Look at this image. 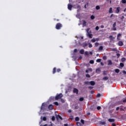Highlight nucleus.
I'll use <instances>...</instances> for the list:
<instances>
[{"label": "nucleus", "mask_w": 126, "mask_h": 126, "mask_svg": "<svg viewBox=\"0 0 126 126\" xmlns=\"http://www.w3.org/2000/svg\"><path fill=\"white\" fill-rule=\"evenodd\" d=\"M63 94H62V93H61L59 94H57L55 96V100L57 101L60 99H61L62 98H63Z\"/></svg>", "instance_id": "1"}, {"label": "nucleus", "mask_w": 126, "mask_h": 126, "mask_svg": "<svg viewBox=\"0 0 126 126\" xmlns=\"http://www.w3.org/2000/svg\"><path fill=\"white\" fill-rule=\"evenodd\" d=\"M63 27V25L60 23H58L56 24V29L57 30H60Z\"/></svg>", "instance_id": "2"}, {"label": "nucleus", "mask_w": 126, "mask_h": 126, "mask_svg": "<svg viewBox=\"0 0 126 126\" xmlns=\"http://www.w3.org/2000/svg\"><path fill=\"white\" fill-rule=\"evenodd\" d=\"M89 29H87V36H88V37H89V38H90L91 39H92L93 37V34L90 33V32H89Z\"/></svg>", "instance_id": "3"}, {"label": "nucleus", "mask_w": 126, "mask_h": 126, "mask_svg": "<svg viewBox=\"0 0 126 126\" xmlns=\"http://www.w3.org/2000/svg\"><path fill=\"white\" fill-rule=\"evenodd\" d=\"M117 25V22H114L113 25V30L114 31H117V28H116V26Z\"/></svg>", "instance_id": "4"}, {"label": "nucleus", "mask_w": 126, "mask_h": 126, "mask_svg": "<svg viewBox=\"0 0 126 126\" xmlns=\"http://www.w3.org/2000/svg\"><path fill=\"white\" fill-rule=\"evenodd\" d=\"M67 8L69 10H71L72 8V5L71 4H68Z\"/></svg>", "instance_id": "5"}, {"label": "nucleus", "mask_w": 126, "mask_h": 126, "mask_svg": "<svg viewBox=\"0 0 126 126\" xmlns=\"http://www.w3.org/2000/svg\"><path fill=\"white\" fill-rule=\"evenodd\" d=\"M91 110H92V111H95L96 110V106L94 105H93L91 106Z\"/></svg>", "instance_id": "6"}, {"label": "nucleus", "mask_w": 126, "mask_h": 126, "mask_svg": "<svg viewBox=\"0 0 126 126\" xmlns=\"http://www.w3.org/2000/svg\"><path fill=\"white\" fill-rule=\"evenodd\" d=\"M53 108H54V106H53L52 104H50L48 106L49 110H50V111H52V110H53Z\"/></svg>", "instance_id": "7"}, {"label": "nucleus", "mask_w": 126, "mask_h": 126, "mask_svg": "<svg viewBox=\"0 0 126 126\" xmlns=\"http://www.w3.org/2000/svg\"><path fill=\"white\" fill-rule=\"evenodd\" d=\"M118 46H120V47L124 46V42H123V41H119Z\"/></svg>", "instance_id": "8"}, {"label": "nucleus", "mask_w": 126, "mask_h": 126, "mask_svg": "<svg viewBox=\"0 0 126 126\" xmlns=\"http://www.w3.org/2000/svg\"><path fill=\"white\" fill-rule=\"evenodd\" d=\"M95 72H96V73H98V74H100V72H101V69H100V68H97V69H96Z\"/></svg>", "instance_id": "9"}, {"label": "nucleus", "mask_w": 126, "mask_h": 126, "mask_svg": "<svg viewBox=\"0 0 126 126\" xmlns=\"http://www.w3.org/2000/svg\"><path fill=\"white\" fill-rule=\"evenodd\" d=\"M73 93L78 94V90L76 88H74L73 89Z\"/></svg>", "instance_id": "10"}, {"label": "nucleus", "mask_w": 126, "mask_h": 126, "mask_svg": "<svg viewBox=\"0 0 126 126\" xmlns=\"http://www.w3.org/2000/svg\"><path fill=\"white\" fill-rule=\"evenodd\" d=\"M90 84L92 86H94L95 85V82L94 81H91L90 82Z\"/></svg>", "instance_id": "11"}, {"label": "nucleus", "mask_w": 126, "mask_h": 126, "mask_svg": "<svg viewBox=\"0 0 126 126\" xmlns=\"http://www.w3.org/2000/svg\"><path fill=\"white\" fill-rule=\"evenodd\" d=\"M108 65H112L113 64V63L112 62V61L109 60H108Z\"/></svg>", "instance_id": "12"}, {"label": "nucleus", "mask_w": 126, "mask_h": 126, "mask_svg": "<svg viewBox=\"0 0 126 126\" xmlns=\"http://www.w3.org/2000/svg\"><path fill=\"white\" fill-rule=\"evenodd\" d=\"M108 122H109L110 123H114V122H115V119H109L108 120Z\"/></svg>", "instance_id": "13"}, {"label": "nucleus", "mask_w": 126, "mask_h": 126, "mask_svg": "<svg viewBox=\"0 0 126 126\" xmlns=\"http://www.w3.org/2000/svg\"><path fill=\"white\" fill-rule=\"evenodd\" d=\"M56 71H57V68L54 67L53 69V72H52L53 74H55V73H56Z\"/></svg>", "instance_id": "14"}, {"label": "nucleus", "mask_w": 126, "mask_h": 126, "mask_svg": "<svg viewBox=\"0 0 126 126\" xmlns=\"http://www.w3.org/2000/svg\"><path fill=\"white\" fill-rule=\"evenodd\" d=\"M121 36H122V33H119L117 35V40H120V37H121Z\"/></svg>", "instance_id": "15"}, {"label": "nucleus", "mask_w": 126, "mask_h": 126, "mask_svg": "<svg viewBox=\"0 0 126 126\" xmlns=\"http://www.w3.org/2000/svg\"><path fill=\"white\" fill-rule=\"evenodd\" d=\"M88 46V44L86 43H83V47L84 48H85V47H87Z\"/></svg>", "instance_id": "16"}, {"label": "nucleus", "mask_w": 126, "mask_h": 126, "mask_svg": "<svg viewBox=\"0 0 126 126\" xmlns=\"http://www.w3.org/2000/svg\"><path fill=\"white\" fill-rule=\"evenodd\" d=\"M80 54H81V55H83V54H84V50L81 49L80 51Z\"/></svg>", "instance_id": "17"}, {"label": "nucleus", "mask_w": 126, "mask_h": 126, "mask_svg": "<svg viewBox=\"0 0 126 126\" xmlns=\"http://www.w3.org/2000/svg\"><path fill=\"white\" fill-rule=\"evenodd\" d=\"M116 106V105L115 104H111L109 108L110 109H112V108H114V107Z\"/></svg>", "instance_id": "18"}, {"label": "nucleus", "mask_w": 126, "mask_h": 126, "mask_svg": "<svg viewBox=\"0 0 126 126\" xmlns=\"http://www.w3.org/2000/svg\"><path fill=\"white\" fill-rule=\"evenodd\" d=\"M83 26H84V27H85V26H86V23H87V22H86V21H85V20H83Z\"/></svg>", "instance_id": "19"}, {"label": "nucleus", "mask_w": 126, "mask_h": 126, "mask_svg": "<svg viewBox=\"0 0 126 126\" xmlns=\"http://www.w3.org/2000/svg\"><path fill=\"white\" fill-rule=\"evenodd\" d=\"M103 80H108L109 79V77L107 76L104 77L102 78Z\"/></svg>", "instance_id": "20"}, {"label": "nucleus", "mask_w": 126, "mask_h": 126, "mask_svg": "<svg viewBox=\"0 0 126 126\" xmlns=\"http://www.w3.org/2000/svg\"><path fill=\"white\" fill-rule=\"evenodd\" d=\"M45 105L44 103H42V106L41 107V110H44L45 109Z\"/></svg>", "instance_id": "21"}, {"label": "nucleus", "mask_w": 126, "mask_h": 126, "mask_svg": "<svg viewBox=\"0 0 126 126\" xmlns=\"http://www.w3.org/2000/svg\"><path fill=\"white\" fill-rule=\"evenodd\" d=\"M109 13H113V9L112 7H110L109 8Z\"/></svg>", "instance_id": "22"}, {"label": "nucleus", "mask_w": 126, "mask_h": 126, "mask_svg": "<svg viewBox=\"0 0 126 126\" xmlns=\"http://www.w3.org/2000/svg\"><path fill=\"white\" fill-rule=\"evenodd\" d=\"M120 12V7H118L116 9V13H119Z\"/></svg>", "instance_id": "23"}, {"label": "nucleus", "mask_w": 126, "mask_h": 126, "mask_svg": "<svg viewBox=\"0 0 126 126\" xmlns=\"http://www.w3.org/2000/svg\"><path fill=\"white\" fill-rule=\"evenodd\" d=\"M109 38L110 40H114L115 39V37H113V35L109 36Z\"/></svg>", "instance_id": "24"}, {"label": "nucleus", "mask_w": 126, "mask_h": 126, "mask_svg": "<svg viewBox=\"0 0 126 126\" xmlns=\"http://www.w3.org/2000/svg\"><path fill=\"white\" fill-rule=\"evenodd\" d=\"M100 125H106V122H100Z\"/></svg>", "instance_id": "25"}, {"label": "nucleus", "mask_w": 126, "mask_h": 126, "mask_svg": "<svg viewBox=\"0 0 126 126\" xmlns=\"http://www.w3.org/2000/svg\"><path fill=\"white\" fill-rule=\"evenodd\" d=\"M57 118H59V119H60V120H62V121H63V117L62 116H61V115H58L57 116Z\"/></svg>", "instance_id": "26"}, {"label": "nucleus", "mask_w": 126, "mask_h": 126, "mask_svg": "<svg viewBox=\"0 0 126 126\" xmlns=\"http://www.w3.org/2000/svg\"><path fill=\"white\" fill-rule=\"evenodd\" d=\"M99 51H103V46H101L98 48Z\"/></svg>", "instance_id": "27"}, {"label": "nucleus", "mask_w": 126, "mask_h": 126, "mask_svg": "<svg viewBox=\"0 0 126 126\" xmlns=\"http://www.w3.org/2000/svg\"><path fill=\"white\" fill-rule=\"evenodd\" d=\"M101 59H98L96 60V63H101Z\"/></svg>", "instance_id": "28"}, {"label": "nucleus", "mask_w": 126, "mask_h": 126, "mask_svg": "<svg viewBox=\"0 0 126 126\" xmlns=\"http://www.w3.org/2000/svg\"><path fill=\"white\" fill-rule=\"evenodd\" d=\"M121 61H122V63H124V62H126V58H122V59H121Z\"/></svg>", "instance_id": "29"}, {"label": "nucleus", "mask_w": 126, "mask_h": 126, "mask_svg": "<svg viewBox=\"0 0 126 126\" xmlns=\"http://www.w3.org/2000/svg\"><path fill=\"white\" fill-rule=\"evenodd\" d=\"M90 63H91V64H93V63H94V60H90Z\"/></svg>", "instance_id": "30"}, {"label": "nucleus", "mask_w": 126, "mask_h": 126, "mask_svg": "<svg viewBox=\"0 0 126 126\" xmlns=\"http://www.w3.org/2000/svg\"><path fill=\"white\" fill-rule=\"evenodd\" d=\"M91 19L92 20H93V19H95V16H94V15H92V16H91Z\"/></svg>", "instance_id": "31"}, {"label": "nucleus", "mask_w": 126, "mask_h": 126, "mask_svg": "<svg viewBox=\"0 0 126 126\" xmlns=\"http://www.w3.org/2000/svg\"><path fill=\"white\" fill-rule=\"evenodd\" d=\"M76 122H78V121H79V117H76L75 119Z\"/></svg>", "instance_id": "32"}, {"label": "nucleus", "mask_w": 126, "mask_h": 126, "mask_svg": "<svg viewBox=\"0 0 126 126\" xmlns=\"http://www.w3.org/2000/svg\"><path fill=\"white\" fill-rule=\"evenodd\" d=\"M89 53L88 51H86L85 52V56H89Z\"/></svg>", "instance_id": "33"}, {"label": "nucleus", "mask_w": 126, "mask_h": 126, "mask_svg": "<svg viewBox=\"0 0 126 126\" xmlns=\"http://www.w3.org/2000/svg\"><path fill=\"white\" fill-rule=\"evenodd\" d=\"M115 72H116V73H119V72H120V69H115Z\"/></svg>", "instance_id": "34"}, {"label": "nucleus", "mask_w": 126, "mask_h": 126, "mask_svg": "<svg viewBox=\"0 0 126 126\" xmlns=\"http://www.w3.org/2000/svg\"><path fill=\"white\" fill-rule=\"evenodd\" d=\"M120 65L121 67H124L125 64H124L123 63H120Z\"/></svg>", "instance_id": "35"}, {"label": "nucleus", "mask_w": 126, "mask_h": 126, "mask_svg": "<svg viewBox=\"0 0 126 126\" xmlns=\"http://www.w3.org/2000/svg\"><path fill=\"white\" fill-rule=\"evenodd\" d=\"M90 82L89 81H86L84 82V84H85L86 85H88V84H89Z\"/></svg>", "instance_id": "36"}, {"label": "nucleus", "mask_w": 126, "mask_h": 126, "mask_svg": "<svg viewBox=\"0 0 126 126\" xmlns=\"http://www.w3.org/2000/svg\"><path fill=\"white\" fill-rule=\"evenodd\" d=\"M94 45H95V47H98V46H99V43H98V42H95V43H94Z\"/></svg>", "instance_id": "37"}, {"label": "nucleus", "mask_w": 126, "mask_h": 126, "mask_svg": "<svg viewBox=\"0 0 126 126\" xmlns=\"http://www.w3.org/2000/svg\"><path fill=\"white\" fill-rule=\"evenodd\" d=\"M43 121H44V122H46V121H47V117H43Z\"/></svg>", "instance_id": "38"}, {"label": "nucleus", "mask_w": 126, "mask_h": 126, "mask_svg": "<svg viewBox=\"0 0 126 126\" xmlns=\"http://www.w3.org/2000/svg\"><path fill=\"white\" fill-rule=\"evenodd\" d=\"M95 8L97 10H99V9H100V6H96Z\"/></svg>", "instance_id": "39"}, {"label": "nucleus", "mask_w": 126, "mask_h": 126, "mask_svg": "<svg viewBox=\"0 0 126 126\" xmlns=\"http://www.w3.org/2000/svg\"><path fill=\"white\" fill-rule=\"evenodd\" d=\"M84 100V98H83V97H80V98H79V101H83Z\"/></svg>", "instance_id": "40"}, {"label": "nucleus", "mask_w": 126, "mask_h": 126, "mask_svg": "<svg viewBox=\"0 0 126 126\" xmlns=\"http://www.w3.org/2000/svg\"><path fill=\"white\" fill-rule=\"evenodd\" d=\"M86 77H88V78H90L91 77L90 75H89V74H86Z\"/></svg>", "instance_id": "41"}, {"label": "nucleus", "mask_w": 126, "mask_h": 126, "mask_svg": "<svg viewBox=\"0 0 126 126\" xmlns=\"http://www.w3.org/2000/svg\"><path fill=\"white\" fill-rule=\"evenodd\" d=\"M54 104L56 105V106H59V102H54Z\"/></svg>", "instance_id": "42"}, {"label": "nucleus", "mask_w": 126, "mask_h": 126, "mask_svg": "<svg viewBox=\"0 0 126 126\" xmlns=\"http://www.w3.org/2000/svg\"><path fill=\"white\" fill-rule=\"evenodd\" d=\"M93 45L91 43H89V48H92Z\"/></svg>", "instance_id": "43"}, {"label": "nucleus", "mask_w": 126, "mask_h": 126, "mask_svg": "<svg viewBox=\"0 0 126 126\" xmlns=\"http://www.w3.org/2000/svg\"><path fill=\"white\" fill-rule=\"evenodd\" d=\"M103 60H104V61H106V60H107V56H103L102 58Z\"/></svg>", "instance_id": "44"}, {"label": "nucleus", "mask_w": 126, "mask_h": 126, "mask_svg": "<svg viewBox=\"0 0 126 126\" xmlns=\"http://www.w3.org/2000/svg\"><path fill=\"white\" fill-rule=\"evenodd\" d=\"M116 55H117L118 58H120V57H121V54H120V53H117L116 54Z\"/></svg>", "instance_id": "45"}, {"label": "nucleus", "mask_w": 126, "mask_h": 126, "mask_svg": "<svg viewBox=\"0 0 126 126\" xmlns=\"http://www.w3.org/2000/svg\"><path fill=\"white\" fill-rule=\"evenodd\" d=\"M74 118L73 116L72 115H71L69 117V119L70 120H73Z\"/></svg>", "instance_id": "46"}, {"label": "nucleus", "mask_w": 126, "mask_h": 126, "mask_svg": "<svg viewBox=\"0 0 126 126\" xmlns=\"http://www.w3.org/2000/svg\"><path fill=\"white\" fill-rule=\"evenodd\" d=\"M77 126H81V124L80 122H77Z\"/></svg>", "instance_id": "47"}, {"label": "nucleus", "mask_w": 126, "mask_h": 126, "mask_svg": "<svg viewBox=\"0 0 126 126\" xmlns=\"http://www.w3.org/2000/svg\"><path fill=\"white\" fill-rule=\"evenodd\" d=\"M91 41L93 43H95V42H96V39H93L91 40Z\"/></svg>", "instance_id": "48"}, {"label": "nucleus", "mask_w": 126, "mask_h": 126, "mask_svg": "<svg viewBox=\"0 0 126 126\" xmlns=\"http://www.w3.org/2000/svg\"><path fill=\"white\" fill-rule=\"evenodd\" d=\"M122 3H126V0H122Z\"/></svg>", "instance_id": "49"}, {"label": "nucleus", "mask_w": 126, "mask_h": 126, "mask_svg": "<svg viewBox=\"0 0 126 126\" xmlns=\"http://www.w3.org/2000/svg\"><path fill=\"white\" fill-rule=\"evenodd\" d=\"M96 97H97L98 98H99V97H101V94H98L96 95Z\"/></svg>", "instance_id": "50"}, {"label": "nucleus", "mask_w": 126, "mask_h": 126, "mask_svg": "<svg viewBox=\"0 0 126 126\" xmlns=\"http://www.w3.org/2000/svg\"><path fill=\"white\" fill-rule=\"evenodd\" d=\"M55 116H53V117H52V121H55Z\"/></svg>", "instance_id": "51"}, {"label": "nucleus", "mask_w": 126, "mask_h": 126, "mask_svg": "<svg viewBox=\"0 0 126 126\" xmlns=\"http://www.w3.org/2000/svg\"><path fill=\"white\" fill-rule=\"evenodd\" d=\"M95 30H96V31H98V30H99V27L96 26V27H95Z\"/></svg>", "instance_id": "52"}, {"label": "nucleus", "mask_w": 126, "mask_h": 126, "mask_svg": "<svg viewBox=\"0 0 126 126\" xmlns=\"http://www.w3.org/2000/svg\"><path fill=\"white\" fill-rule=\"evenodd\" d=\"M96 109L97 110H101V106H97Z\"/></svg>", "instance_id": "53"}, {"label": "nucleus", "mask_w": 126, "mask_h": 126, "mask_svg": "<svg viewBox=\"0 0 126 126\" xmlns=\"http://www.w3.org/2000/svg\"><path fill=\"white\" fill-rule=\"evenodd\" d=\"M81 123H82V124H83V125H84V120H83V119L81 120Z\"/></svg>", "instance_id": "54"}, {"label": "nucleus", "mask_w": 126, "mask_h": 126, "mask_svg": "<svg viewBox=\"0 0 126 126\" xmlns=\"http://www.w3.org/2000/svg\"><path fill=\"white\" fill-rule=\"evenodd\" d=\"M112 51H113V52H117V49H116V48H113V49H112Z\"/></svg>", "instance_id": "55"}, {"label": "nucleus", "mask_w": 126, "mask_h": 126, "mask_svg": "<svg viewBox=\"0 0 126 126\" xmlns=\"http://www.w3.org/2000/svg\"><path fill=\"white\" fill-rule=\"evenodd\" d=\"M61 102L62 103H64V99L61 98Z\"/></svg>", "instance_id": "56"}, {"label": "nucleus", "mask_w": 126, "mask_h": 126, "mask_svg": "<svg viewBox=\"0 0 126 126\" xmlns=\"http://www.w3.org/2000/svg\"><path fill=\"white\" fill-rule=\"evenodd\" d=\"M89 89H90V90H92V89H93V87L92 86H90L89 87Z\"/></svg>", "instance_id": "57"}, {"label": "nucleus", "mask_w": 126, "mask_h": 126, "mask_svg": "<svg viewBox=\"0 0 126 126\" xmlns=\"http://www.w3.org/2000/svg\"><path fill=\"white\" fill-rule=\"evenodd\" d=\"M103 75H107V73H106V71H103Z\"/></svg>", "instance_id": "58"}, {"label": "nucleus", "mask_w": 126, "mask_h": 126, "mask_svg": "<svg viewBox=\"0 0 126 126\" xmlns=\"http://www.w3.org/2000/svg\"><path fill=\"white\" fill-rule=\"evenodd\" d=\"M57 72H60V71H61V69L60 68L57 69Z\"/></svg>", "instance_id": "59"}, {"label": "nucleus", "mask_w": 126, "mask_h": 126, "mask_svg": "<svg viewBox=\"0 0 126 126\" xmlns=\"http://www.w3.org/2000/svg\"><path fill=\"white\" fill-rule=\"evenodd\" d=\"M89 71H90L91 72H92V68H89L88 69Z\"/></svg>", "instance_id": "60"}, {"label": "nucleus", "mask_w": 126, "mask_h": 126, "mask_svg": "<svg viewBox=\"0 0 126 126\" xmlns=\"http://www.w3.org/2000/svg\"><path fill=\"white\" fill-rule=\"evenodd\" d=\"M120 110V107H118L116 108V111H119Z\"/></svg>", "instance_id": "61"}, {"label": "nucleus", "mask_w": 126, "mask_h": 126, "mask_svg": "<svg viewBox=\"0 0 126 126\" xmlns=\"http://www.w3.org/2000/svg\"><path fill=\"white\" fill-rule=\"evenodd\" d=\"M123 73H124V74H126V71L125 70L123 71Z\"/></svg>", "instance_id": "62"}, {"label": "nucleus", "mask_w": 126, "mask_h": 126, "mask_svg": "<svg viewBox=\"0 0 126 126\" xmlns=\"http://www.w3.org/2000/svg\"><path fill=\"white\" fill-rule=\"evenodd\" d=\"M123 103H126V99L123 100Z\"/></svg>", "instance_id": "63"}, {"label": "nucleus", "mask_w": 126, "mask_h": 126, "mask_svg": "<svg viewBox=\"0 0 126 126\" xmlns=\"http://www.w3.org/2000/svg\"><path fill=\"white\" fill-rule=\"evenodd\" d=\"M64 126H68V124H64Z\"/></svg>", "instance_id": "64"}]
</instances>
